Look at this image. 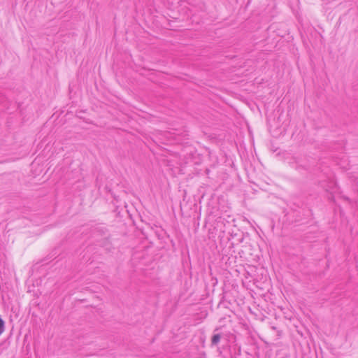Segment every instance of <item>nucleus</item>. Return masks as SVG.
<instances>
[{"instance_id":"f257e3e1","label":"nucleus","mask_w":358,"mask_h":358,"mask_svg":"<svg viewBox=\"0 0 358 358\" xmlns=\"http://www.w3.org/2000/svg\"><path fill=\"white\" fill-rule=\"evenodd\" d=\"M217 330H218V328H216L214 330V334H213V335L211 337L210 345L212 347L217 345L218 343H220L221 338L223 337L222 334H221V333H215Z\"/></svg>"},{"instance_id":"f03ea898","label":"nucleus","mask_w":358,"mask_h":358,"mask_svg":"<svg viewBox=\"0 0 358 358\" xmlns=\"http://www.w3.org/2000/svg\"><path fill=\"white\" fill-rule=\"evenodd\" d=\"M342 199H343V200L346 201L350 202V203L351 202L350 199L349 197L346 196H342Z\"/></svg>"}]
</instances>
